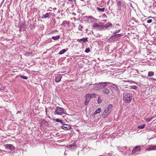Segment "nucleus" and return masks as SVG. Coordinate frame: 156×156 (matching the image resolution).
Wrapping results in <instances>:
<instances>
[{"label":"nucleus","mask_w":156,"mask_h":156,"mask_svg":"<svg viewBox=\"0 0 156 156\" xmlns=\"http://www.w3.org/2000/svg\"><path fill=\"white\" fill-rule=\"evenodd\" d=\"M69 23L68 22H67V21H64L61 24L63 26H64V27L66 26L67 25H69Z\"/></svg>","instance_id":"a878e982"},{"label":"nucleus","mask_w":156,"mask_h":156,"mask_svg":"<svg viewBox=\"0 0 156 156\" xmlns=\"http://www.w3.org/2000/svg\"><path fill=\"white\" fill-rule=\"evenodd\" d=\"M20 77L21 78L24 80H27L28 79V77L23 75L21 76Z\"/></svg>","instance_id":"c9c22d12"},{"label":"nucleus","mask_w":156,"mask_h":156,"mask_svg":"<svg viewBox=\"0 0 156 156\" xmlns=\"http://www.w3.org/2000/svg\"><path fill=\"white\" fill-rule=\"evenodd\" d=\"M93 89L94 90L96 91H98L100 89V86H99V83L97 84L96 83L94 84Z\"/></svg>","instance_id":"a211bd4d"},{"label":"nucleus","mask_w":156,"mask_h":156,"mask_svg":"<svg viewBox=\"0 0 156 156\" xmlns=\"http://www.w3.org/2000/svg\"><path fill=\"white\" fill-rule=\"evenodd\" d=\"M57 19H60V18H59V17H57Z\"/></svg>","instance_id":"4d7b16f0"},{"label":"nucleus","mask_w":156,"mask_h":156,"mask_svg":"<svg viewBox=\"0 0 156 156\" xmlns=\"http://www.w3.org/2000/svg\"><path fill=\"white\" fill-rule=\"evenodd\" d=\"M80 0L81 1H84V0Z\"/></svg>","instance_id":"bf43d9fd"},{"label":"nucleus","mask_w":156,"mask_h":156,"mask_svg":"<svg viewBox=\"0 0 156 156\" xmlns=\"http://www.w3.org/2000/svg\"><path fill=\"white\" fill-rule=\"evenodd\" d=\"M108 154L109 155V156H111V155H113L112 154H109H109Z\"/></svg>","instance_id":"6e6d98bb"},{"label":"nucleus","mask_w":156,"mask_h":156,"mask_svg":"<svg viewBox=\"0 0 156 156\" xmlns=\"http://www.w3.org/2000/svg\"><path fill=\"white\" fill-rule=\"evenodd\" d=\"M46 114H47V111L46 109Z\"/></svg>","instance_id":"13d9d810"},{"label":"nucleus","mask_w":156,"mask_h":156,"mask_svg":"<svg viewBox=\"0 0 156 156\" xmlns=\"http://www.w3.org/2000/svg\"><path fill=\"white\" fill-rule=\"evenodd\" d=\"M3 151L5 152V151L4 150H2L1 149H0V156H2L4 154V153H3Z\"/></svg>","instance_id":"58836bf2"},{"label":"nucleus","mask_w":156,"mask_h":156,"mask_svg":"<svg viewBox=\"0 0 156 156\" xmlns=\"http://www.w3.org/2000/svg\"><path fill=\"white\" fill-rule=\"evenodd\" d=\"M61 128L65 130H68L71 129L72 127L69 124L61 126Z\"/></svg>","instance_id":"9b49d317"},{"label":"nucleus","mask_w":156,"mask_h":156,"mask_svg":"<svg viewBox=\"0 0 156 156\" xmlns=\"http://www.w3.org/2000/svg\"><path fill=\"white\" fill-rule=\"evenodd\" d=\"M67 124H66V122H65L64 121V124H62V126H64V125H67Z\"/></svg>","instance_id":"864d4df0"},{"label":"nucleus","mask_w":156,"mask_h":156,"mask_svg":"<svg viewBox=\"0 0 156 156\" xmlns=\"http://www.w3.org/2000/svg\"><path fill=\"white\" fill-rule=\"evenodd\" d=\"M137 39H138V38H139L140 37V35L139 34H138V35H137Z\"/></svg>","instance_id":"603ef678"},{"label":"nucleus","mask_w":156,"mask_h":156,"mask_svg":"<svg viewBox=\"0 0 156 156\" xmlns=\"http://www.w3.org/2000/svg\"><path fill=\"white\" fill-rule=\"evenodd\" d=\"M130 87H131V88L132 89H136V86H131Z\"/></svg>","instance_id":"79ce46f5"},{"label":"nucleus","mask_w":156,"mask_h":156,"mask_svg":"<svg viewBox=\"0 0 156 156\" xmlns=\"http://www.w3.org/2000/svg\"><path fill=\"white\" fill-rule=\"evenodd\" d=\"M147 150L148 151L156 150V145H151L148 146Z\"/></svg>","instance_id":"ddd939ff"},{"label":"nucleus","mask_w":156,"mask_h":156,"mask_svg":"<svg viewBox=\"0 0 156 156\" xmlns=\"http://www.w3.org/2000/svg\"><path fill=\"white\" fill-rule=\"evenodd\" d=\"M110 112L108 111V110L105 109L103 113L102 117L103 118H105L108 116Z\"/></svg>","instance_id":"dca6fc26"},{"label":"nucleus","mask_w":156,"mask_h":156,"mask_svg":"<svg viewBox=\"0 0 156 156\" xmlns=\"http://www.w3.org/2000/svg\"><path fill=\"white\" fill-rule=\"evenodd\" d=\"M96 9L98 10L99 12H104L105 11V8H99V7H97Z\"/></svg>","instance_id":"2f4dec72"},{"label":"nucleus","mask_w":156,"mask_h":156,"mask_svg":"<svg viewBox=\"0 0 156 156\" xmlns=\"http://www.w3.org/2000/svg\"><path fill=\"white\" fill-rule=\"evenodd\" d=\"M136 152V146H135L133 150L132 153H130L131 154H134Z\"/></svg>","instance_id":"c85d7f7f"},{"label":"nucleus","mask_w":156,"mask_h":156,"mask_svg":"<svg viewBox=\"0 0 156 156\" xmlns=\"http://www.w3.org/2000/svg\"><path fill=\"white\" fill-rule=\"evenodd\" d=\"M141 149V148L140 146H137V151H140Z\"/></svg>","instance_id":"c03bdc74"},{"label":"nucleus","mask_w":156,"mask_h":156,"mask_svg":"<svg viewBox=\"0 0 156 156\" xmlns=\"http://www.w3.org/2000/svg\"><path fill=\"white\" fill-rule=\"evenodd\" d=\"M60 36L59 35H57L55 36H53L51 37V39L54 40H57L60 38Z\"/></svg>","instance_id":"5701e85b"},{"label":"nucleus","mask_w":156,"mask_h":156,"mask_svg":"<svg viewBox=\"0 0 156 156\" xmlns=\"http://www.w3.org/2000/svg\"><path fill=\"white\" fill-rule=\"evenodd\" d=\"M101 99H100V97H99L98 98V103H101Z\"/></svg>","instance_id":"37998d69"},{"label":"nucleus","mask_w":156,"mask_h":156,"mask_svg":"<svg viewBox=\"0 0 156 156\" xmlns=\"http://www.w3.org/2000/svg\"><path fill=\"white\" fill-rule=\"evenodd\" d=\"M101 24V23H94L92 26L93 28L97 29Z\"/></svg>","instance_id":"aec40b11"},{"label":"nucleus","mask_w":156,"mask_h":156,"mask_svg":"<svg viewBox=\"0 0 156 156\" xmlns=\"http://www.w3.org/2000/svg\"><path fill=\"white\" fill-rule=\"evenodd\" d=\"M4 147L6 149H9L13 153L15 151V147L11 144H6L4 145Z\"/></svg>","instance_id":"20e7f679"},{"label":"nucleus","mask_w":156,"mask_h":156,"mask_svg":"<svg viewBox=\"0 0 156 156\" xmlns=\"http://www.w3.org/2000/svg\"><path fill=\"white\" fill-rule=\"evenodd\" d=\"M68 48H67L66 49H63L59 52L58 54L60 55L62 54H64L65 52H66L68 50Z\"/></svg>","instance_id":"bb28decb"},{"label":"nucleus","mask_w":156,"mask_h":156,"mask_svg":"<svg viewBox=\"0 0 156 156\" xmlns=\"http://www.w3.org/2000/svg\"><path fill=\"white\" fill-rule=\"evenodd\" d=\"M94 84H90L89 85V87L90 88H93Z\"/></svg>","instance_id":"a18cd8bd"},{"label":"nucleus","mask_w":156,"mask_h":156,"mask_svg":"<svg viewBox=\"0 0 156 156\" xmlns=\"http://www.w3.org/2000/svg\"><path fill=\"white\" fill-rule=\"evenodd\" d=\"M88 37H83L81 39H79L78 41L81 43H85V42L88 41Z\"/></svg>","instance_id":"f3484780"},{"label":"nucleus","mask_w":156,"mask_h":156,"mask_svg":"<svg viewBox=\"0 0 156 156\" xmlns=\"http://www.w3.org/2000/svg\"><path fill=\"white\" fill-rule=\"evenodd\" d=\"M23 25L20 26V30H21V28L23 27Z\"/></svg>","instance_id":"09e8293b"},{"label":"nucleus","mask_w":156,"mask_h":156,"mask_svg":"<svg viewBox=\"0 0 156 156\" xmlns=\"http://www.w3.org/2000/svg\"><path fill=\"white\" fill-rule=\"evenodd\" d=\"M109 83H110L109 82H101L99 83V86H100L99 87H100V89L101 90V89H104L105 87H106L108 84L109 85Z\"/></svg>","instance_id":"6e6552de"},{"label":"nucleus","mask_w":156,"mask_h":156,"mask_svg":"<svg viewBox=\"0 0 156 156\" xmlns=\"http://www.w3.org/2000/svg\"><path fill=\"white\" fill-rule=\"evenodd\" d=\"M59 122L60 123L62 124H63L64 123V121L62 120H60Z\"/></svg>","instance_id":"de8ad7c7"},{"label":"nucleus","mask_w":156,"mask_h":156,"mask_svg":"<svg viewBox=\"0 0 156 156\" xmlns=\"http://www.w3.org/2000/svg\"><path fill=\"white\" fill-rule=\"evenodd\" d=\"M85 97L86 98L85 101V105H87L88 104L90 99H89L87 97H86V95L85 96Z\"/></svg>","instance_id":"393cba45"},{"label":"nucleus","mask_w":156,"mask_h":156,"mask_svg":"<svg viewBox=\"0 0 156 156\" xmlns=\"http://www.w3.org/2000/svg\"><path fill=\"white\" fill-rule=\"evenodd\" d=\"M123 96L124 102L125 103L130 102L132 98V95L131 93L125 92L123 93Z\"/></svg>","instance_id":"f03ea898"},{"label":"nucleus","mask_w":156,"mask_h":156,"mask_svg":"<svg viewBox=\"0 0 156 156\" xmlns=\"http://www.w3.org/2000/svg\"><path fill=\"white\" fill-rule=\"evenodd\" d=\"M20 112H21V111H18L17 112V114L19 113H20Z\"/></svg>","instance_id":"5fc2aeb1"},{"label":"nucleus","mask_w":156,"mask_h":156,"mask_svg":"<svg viewBox=\"0 0 156 156\" xmlns=\"http://www.w3.org/2000/svg\"><path fill=\"white\" fill-rule=\"evenodd\" d=\"M123 81L124 82H128L129 83H136L134 81H129V80H128V81H127L123 80Z\"/></svg>","instance_id":"e433bc0d"},{"label":"nucleus","mask_w":156,"mask_h":156,"mask_svg":"<svg viewBox=\"0 0 156 156\" xmlns=\"http://www.w3.org/2000/svg\"><path fill=\"white\" fill-rule=\"evenodd\" d=\"M153 117L147 118L145 119V120L147 122H150L152 119Z\"/></svg>","instance_id":"f704fd0d"},{"label":"nucleus","mask_w":156,"mask_h":156,"mask_svg":"<svg viewBox=\"0 0 156 156\" xmlns=\"http://www.w3.org/2000/svg\"><path fill=\"white\" fill-rule=\"evenodd\" d=\"M127 148V147H118V149L120 152L124 153Z\"/></svg>","instance_id":"6ab92c4d"},{"label":"nucleus","mask_w":156,"mask_h":156,"mask_svg":"<svg viewBox=\"0 0 156 156\" xmlns=\"http://www.w3.org/2000/svg\"><path fill=\"white\" fill-rule=\"evenodd\" d=\"M69 1H70L71 2H73L74 1L75 2H76V0H69Z\"/></svg>","instance_id":"8fccbe9b"},{"label":"nucleus","mask_w":156,"mask_h":156,"mask_svg":"<svg viewBox=\"0 0 156 156\" xmlns=\"http://www.w3.org/2000/svg\"><path fill=\"white\" fill-rule=\"evenodd\" d=\"M103 93L105 95H109L110 93L109 89L107 88H104L102 90Z\"/></svg>","instance_id":"2eb2a0df"},{"label":"nucleus","mask_w":156,"mask_h":156,"mask_svg":"<svg viewBox=\"0 0 156 156\" xmlns=\"http://www.w3.org/2000/svg\"><path fill=\"white\" fill-rule=\"evenodd\" d=\"M154 21V18L152 17H147V20H146V25H147L148 23H150Z\"/></svg>","instance_id":"1a4fd4ad"},{"label":"nucleus","mask_w":156,"mask_h":156,"mask_svg":"<svg viewBox=\"0 0 156 156\" xmlns=\"http://www.w3.org/2000/svg\"><path fill=\"white\" fill-rule=\"evenodd\" d=\"M52 15V14L49 12L43 15L42 17H41V19H43V18L46 19V18H50L51 17V16Z\"/></svg>","instance_id":"4468645a"},{"label":"nucleus","mask_w":156,"mask_h":156,"mask_svg":"<svg viewBox=\"0 0 156 156\" xmlns=\"http://www.w3.org/2000/svg\"><path fill=\"white\" fill-rule=\"evenodd\" d=\"M87 18V20L89 22H91L92 21H93L94 20V17L91 16H86Z\"/></svg>","instance_id":"412c9836"},{"label":"nucleus","mask_w":156,"mask_h":156,"mask_svg":"<svg viewBox=\"0 0 156 156\" xmlns=\"http://www.w3.org/2000/svg\"><path fill=\"white\" fill-rule=\"evenodd\" d=\"M121 30L120 29H119V30H116L113 33V34H116L117 33H119L120 31Z\"/></svg>","instance_id":"a19ab883"},{"label":"nucleus","mask_w":156,"mask_h":156,"mask_svg":"<svg viewBox=\"0 0 156 156\" xmlns=\"http://www.w3.org/2000/svg\"><path fill=\"white\" fill-rule=\"evenodd\" d=\"M35 23H34V24L33 25V27L34 28H35Z\"/></svg>","instance_id":"3c124183"},{"label":"nucleus","mask_w":156,"mask_h":156,"mask_svg":"<svg viewBox=\"0 0 156 156\" xmlns=\"http://www.w3.org/2000/svg\"><path fill=\"white\" fill-rule=\"evenodd\" d=\"M66 147L69 150L75 151L76 149L77 146L75 143H74L67 146Z\"/></svg>","instance_id":"423d86ee"},{"label":"nucleus","mask_w":156,"mask_h":156,"mask_svg":"<svg viewBox=\"0 0 156 156\" xmlns=\"http://www.w3.org/2000/svg\"><path fill=\"white\" fill-rule=\"evenodd\" d=\"M62 76L61 74H59L55 77V81L56 83H58L60 81Z\"/></svg>","instance_id":"f8f14e48"},{"label":"nucleus","mask_w":156,"mask_h":156,"mask_svg":"<svg viewBox=\"0 0 156 156\" xmlns=\"http://www.w3.org/2000/svg\"><path fill=\"white\" fill-rule=\"evenodd\" d=\"M146 126L145 124H143L140 126H138L137 127V128H139L140 129H143L144 128L145 126Z\"/></svg>","instance_id":"72a5a7b5"},{"label":"nucleus","mask_w":156,"mask_h":156,"mask_svg":"<svg viewBox=\"0 0 156 156\" xmlns=\"http://www.w3.org/2000/svg\"><path fill=\"white\" fill-rule=\"evenodd\" d=\"M64 109L59 106L56 107L55 109L54 114L57 115H62L64 113Z\"/></svg>","instance_id":"7ed1b4c3"},{"label":"nucleus","mask_w":156,"mask_h":156,"mask_svg":"<svg viewBox=\"0 0 156 156\" xmlns=\"http://www.w3.org/2000/svg\"><path fill=\"white\" fill-rule=\"evenodd\" d=\"M109 85L115 91H118V88L117 85L110 82Z\"/></svg>","instance_id":"0eeeda50"},{"label":"nucleus","mask_w":156,"mask_h":156,"mask_svg":"<svg viewBox=\"0 0 156 156\" xmlns=\"http://www.w3.org/2000/svg\"><path fill=\"white\" fill-rule=\"evenodd\" d=\"M117 5L118 9H121L122 7V3L120 1H118L117 3Z\"/></svg>","instance_id":"cd10ccee"},{"label":"nucleus","mask_w":156,"mask_h":156,"mask_svg":"<svg viewBox=\"0 0 156 156\" xmlns=\"http://www.w3.org/2000/svg\"><path fill=\"white\" fill-rule=\"evenodd\" d=\"M154 80H155V79H154ZM155 80H156V79H155Z\"/></svg>","instance_id":"680f3d73"},{"label":"nucleus","mask_w":156,"mask_h":156,"mask_svg":"<svg viewBox=\"0 0 156 156\" xmlns=\"http://www.w3.org/2000/svg\"><path fill=\"white\" fill-rule=\"evenodd\" d=\"M41 125L44 126H46L48 125V122L45 120H43L41 122Z\"/></svg>","instance_id":"4be33fe9"},{"label":"nucleus","mask_w":156,"mask_h":156,"mask_svg":"<svg viewBox=\"0 0 156 156\" xmlns=\"http://www.w3.org/2000/svg\"><path fill=\"white\" fill-rule=\"evenodd\" d=\"M122 36V35L120 34H115L111 36L110 38L113 40V41H116L120 38Z\"/></svg>","instance_id":"39448f33"},{"label":"nucleus","mask_w":156,"mask_h":156,"mask_svg":"<svg viewBox=\"0 0 156 156\" xmlns=\"http://www.w3.org/2000/svg\"><path fill=\"white\" fill-rule=\"evenodd\" d=\"M83 28V26L81 24H80L78 27V29L81 31H82V29Z\"/></svg>","instance_id":"4c0bfd02"},{"label":"nucleus","mask_w":156,"mask_h":156,"mask_svg":"<svg viewBox=\"0 0 156 156\" xmlns=\"http://www.w3.org/2000/svg\"><path fill=\"white\" fill-rule=\"evenodd\" d=\"M112 107L113 106L112 105L110 104L108 105V108L106 109H107V110H108V111L110 112L112 110Z\"/></svg>","instance_id":"b1692460"},{"label":"nucleus","mask_w":156,"mask_h":156,"mask_svg":"<svg viewBox=\"0 0 156 156\" xmlns=\"http://www.w3.org/2000/svg\"><path fill=\"white\" fill-rule=\"evenodd\" d=\"M154 75V72L153 71H149L148 73V75L149 76H152Z\"/></svg>","instance_id":"473e14b6"},{"label":"nucleus","mask_w":156,"mask_h":156,"mask_svg":"<svg viewBox=\"0 0 156 156\" xmlns=\"http://www.w3.org/2000/svg\"><path fill=\"white\" fill-rule=\"evenodd\" d=\"M85 95L90 99L95 98L97 94L95 93H88L86 94Z\"/></svg>","instance_id":"9d476101"},{"label":"nucleus","mask_w":156,"mask_h":156,"mask_svg":"<svg viewBox=\"0 0 156 156\" xmlns=\"http://www.w3.org/2000/svg\"><path fill=\"white\" fill-rule=\"evenodd\" d=\"M99 156H103L102 155H100Z\"/></svg>","instance_id":"052dcab7"},{"label":"nucleus","mask_w":156,"mask_h":156,"mask_svg":"<svg viewBox=\"0 0 156 156\" xmlns=\"http://www.w3.org/2000/svg\"><path fill=\"white\" fill-rule=\"evenodd\" d=\"M60 120L58 118L55 119V121L56 122H60Z\"/></svg>","instance_id":"49530a36"},{"label":"nucleus","mask_w":156,"mask_h":156,"mask_svg":"<svg viewBox=\"0 0 156 156\" xmlns=\"http://www.w3.org/2000/svg\"><path fill=\"white\" fill-rule=\"evenodd\" d=\"M112 24L111 23L108 22L105 24H101L97 30L100 31L105 30L106 29L109 30L112 28Z\"/></svg>","instance_id":"f257e3e1"},{"label":"nucleus","mask_w":156,"mask_h":156,"mask_svg":"<svg viewBox=\"0 0 156 156\" xmlns=\"http://www.w3.org/2000/svg\"><path fill=\"white\" fill-rule=\"evenodd\" d=\"M90 49L89 48H87L85 51V52H86V53H88L90 52Z\"/></svg>","instance_id":"ea45409f"},{"label":"nucleus","mask_w":156,"mask_h":156,"mask_svg":"<svg viewBox=\"0 0 156 156\" xmlns=\"http://www.w3.org/2000/svg\"><path fill=\"white\" fill-rule=\"evenodd\" d=\"M101 111V109L100 108L97 109L94 112V115H95L96 114L99 113Z\"/></svg>","instance_id":"7c9ffc66"},{"label":"nucleus","mask_w":156,"mask_h":156,"mask_svg":"<svg viewBox=\"0 0 156 156\" xmlns=\"http://www.w3.org/2000/svg\"><path fill=\"white\" fill-rule=\"evenodd\" d=\"M147 20V18L145 17H142L141 20V21L143 22V24L144 25L146 26L145 22H146V20Z\"/></svg>","instance_id":"c756f323"}]
</instances>
